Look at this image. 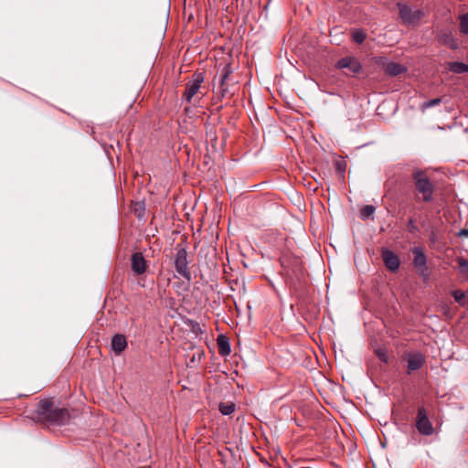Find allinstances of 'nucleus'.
Instances as JSON below:
<instances>
[{
  "instance_id": "23",
  "label": "nucleus",
  "mask_w": 468,
  "mask_h": 468,
  "mask_svg": "<svg viewBox=\"0 0 468 468\" xmlns=\"http://www.w3.org/2000/svg\"><path fill=\"white\" fill-rule=\"evenodd\" d=\"M378 357L384 363H388V356L385 349H378L376 351Z\"/></svg>"
},
{
  "instance_id": "24",
  "label": "nucleus",
  "mask_w": 468,
  "mask_h": 468,
  "mask_svg": "<svg viewBox=\"0 0 468 468\" xmlns=\"http://www.w3.org/2000/svg\"><path fill=\"white\" fill-rule=\"evenodd\" d=\"M452 296L457 303H462V301L463 300L465 294L461 290H455L452 292Z\"/></svg>"
},
{
  "instance_id": "19",
  "label": "nucleus",
  "mask_w": 468,
  "mask_h": 468,
  "mask_svg": "<svg viewBox=\"0 0 468 468\" xmlns=\"http://www.w3.org/2000/svg\"><path fill=\"white\" fill-rule=\"evenodd\" d=\"M457 262L459 265L460 272L465 278H468V261L463 258H458Z\"/></svg>"
},
{
  "instance_id": "15",
  "label": "nucleus",
  "mask_w": 468,
  "mask_h": 468,
  "mask_svg": "<svg viewBox=\"0 0 468 468\" xmlns=\"http://www.w3.org/2000/svg\"><path fill=\"white\" fill-rule=\"evenodd\" d=\"M385 71L391 76H397L402 73L405 69L402 65L395 62H388L385 65Z\"/></svg>"
},
{
  "instance_id": "5",
  "label": "nucleus",
  "mask_w": 468,
  "mask_h": 468,
  "mask_svg": "<svg viewBox=\"0 0 468 468\" xmlns=\"http://www.w3.org/2000/svg\"><path fill=\"white\" fill-rule=\"evenodd\" d=\"M414 254L413 265L417 269V271L420 277L424 280H428L430 273L427 267V258L420 248H414L412 250Z\"/></svg>"
},
{
  "instance_id": "26",
  "label": "nucleus",
  "mask_w": 468,
  "mask_h": 468,
  "mask_svg": "<svg viewBox=\"0 0 468 468\" xmlns=\"http://www.w3.org/2000/svg\"><path fill=\"white\" fill-rule=\"evenodd\" d=\"M230 71H229V67L227 65L223 70H222V73H221V78H220V81H219V84L220 86H224L225 84V81H226V79L228 78V76L229 75Z\"/></svg>"
},
{
  "instance_id": "21",
  "label": "nucleus",
  "mask_w": 468,
  "mask_h": 468,
  "mask_svg": "<svg viewBox=\"0 0 468 468\" xmlns=\"http://www.w3.org/2000/svg\"><path fill=\"white\" fill-rule=\"evenodd\" d=\"M366 39V33L362 30H357L353 33V40L357 43L361 44Z\"/></svg>"
},
{
  "instance_id": "20",
  "label": "nucleus",
  "mask_w": 468,
  "mask_h": 468,
  "mask_svg": "<svg viewBox=\"0 0 468 468\" xmlns=\"http://www.w3.org/2000/svg\"><path fill=\"white\" fill-rule=\"evenodd\" d=\"M375 212V207L371 205L364 206L360 210V215L362 218H367Z\"/></svg>"
},
{
  "instance_id": "1",
  "label": "nucleus",
  "mask_w": 468,
  "mask_h": 468,
  "mask_svg": "<svg viewBox=\"0 0 468 468\" xmlns=\"http://www.w3.org/2000/svg\"><path fill=\"white\" fill-rule=\"evenodd\" d=\"M33 419L44 424L61 425L69 420V412L66 408H58L51 399H46L39 401Z\"/></svg>"
},
{
  "instance_id": "27",
  "label": "nucleus",
  "mask_w": 468,
  "mask_h": 468,
  "mask_svg": "<svg viewBox=\"0 0 468 468\" xmlns=\"http://www.w3.org/2000/svg\"><path fill=\"white\" fill-rule=\"evenodd\" d=\"M336 166H337V170H339L340 172H344L345 169H346V164L345 162H338L336 164Z\"/></svg>"
},
{
  "instance_id": "17",
  "label": "nucleus",
  "mask_w": 468,
  "mask_h": 468,
  "mask_svg": "<svg viewBox=\"0 0 468 468\" xmlns=\"http://www.w3.org/2000/svg\"><path fill=\"white\" fill-rule=\"evenodd\" d=\"M459 28L462 34L468 36V13L460 16Z\"/></svg>"
},
{
  "instance_id": "9",
  "label": "nucleus",
  "mask_w": 468,
  "mask_h": 468,
  "mask_svg": "<svg viewBox=\"0 0 468 468\" xmlns=\"http://www.w3.org/2000/svg\"><path fill=\"white\" fill-rule=\"evenodd\" d=\"M382 259L385 266L390 271H397L400 266V260L397 254L388 249H382L381 251Z\"/></svg>"
},
{
  "instance_id": "7",
  "label": "nucleus",
  "mask_w": 468,
  "mask_h": 468,
  "mask_svg": "<svg viewBox=\"0 0 468 468\" xmlns=\"http://www.w3.org/2000/svg\"><path fill=\"white\" fill-rule=\"evenodd\" d=\"M404 359L407 361V373L409 375L420 369L426 361L424 355L420 352L408 353L405 355Z\"/></svg>"
},
{
  "instance_id": "10",
  "label": "nucleus",
  "mask_w": 468,
  "mask_h": 468,
  "mask_svg": "<svg viewBox=\"0 0 468 468\" xmlns=\"http://www.w3.org/2000/svg\"><path fill=\"white\" fill-rule=\"evenodd\" d=\"M336 68L346 69L351 73L356 74L360 72L362 66L355 57H346L337 61Z\"/></svg>"
},
{
  "instance_id": "28",
  "label": "nucleus",
  "mask_w": 468,
  "mask_h": 468,
  "mask_svg": "<svg viewBox=\"0 0 468 468\" xmlns=\"http://www.w3.org/2000/svg\"><path fill=\"white\" fill-rule=\"evenodd\" d=\"M458 235L460 237H466V238H468V229H461Z\"/></svg>"
},
{
  "instance_id": "22",
  "label": "nucleus",
  "mask_w": 468,
  "mask_h": 468,
  "mask_svg": "<svg viewBox=\"0 0 468 468\" xmlns=\"http://www.w3.org/2000/svg\"><path fill=\"white\" fill-rule=\"evenodd\" d=\"M441 100L440 98H436V99H432L428 101H425L421 104V110L425 111L426 109L439 105L441 103Z\"/></svg>"
},
{
  "instance_id": "11",
  "label": "nucleus",
  "mask_w": 468,
  "mask_h": 468,
  "mask_svg": "<svg viewBox=\"0 0 468 468\" xmlns=\"http://www.w3.org/2000/svg\"><path fill=\"white\" fill-rule=\"evenodd\" d=\"M131 264L132 270L137 275L144 273L147 268L146 261L141 252H135L132 255Z\"/></svg>"
},
{
  "instance_id": "18",
  "label": "nucleus",
  "mask_w": 468,
  "mask_h": 468,
  "mask_svg": "<svg viewBox=\"0 0 468 468\" xmlns=\"http://www.w3.org/2000/svg\"><path fill=\"white\" fill-rule=\"evenodd\" d=\"M235 410L234 403H220L219 404V411L223 415H230Z\"/></svg>"
},
{
  "instance_id": "4",
  "label": "nucleus",
  "mask_w": 468,
  "mask_h": 468,
  "mask_svg": "<svg viewBox=\"0 0 468 468\" xmlns=\"http://www.w3.org/2000/svg\"><path fill=\"white\" fill-rule=\"evenodd\" d=\"M399 16L406 25H414L423 16V12L418 8H411L407 5L398 4Z\"/></svg>"
},
{
  "instance_id": "13",
  "label": "nucleus",
  "mask_w": 468,
  "mask_h": 468,
  "mask_svg": "<svg viewBox=\"0 0 468 468\" xmlns=\"http://www.w3.org/2000/svg\"><path fill=\"white\" fill-rule=\"evenodd\" d=\"M127 346V341L124 335H115L112 339V348L116 355H120Z\"/></svg>"
},
{
  "instance_id": "14",
  "label": "nucleus",
  "mask_w": 468,
  "mask_h": 468,
  "mask_svg": "<svg viewBox=\"0 0 468 468\" xmlns=\"http://www.w3.org/2000/svg\"><path fill=\"white\" fill-rule=\"evenodd\" d=\"M218 353L223 356H227L230 354V345L229 340L223 336L219 335L218 337Z\"/></svg>"
},
{
  "instance_id": "25",
  "label": "nucleus",
  "mask_w": 468,
  "mask_h": 468,
  "mask_svg": "<svg viewBox=\"0 0 468 468\" xmlns=\"http://www.w3.org/2000/svg\"><path fill=\"white\" fill-rule=\"evenodd\" d=\"M230 71H229V67L227 65L223 70H222V73H221V78H220V81H219V84L220 86H224L225 84V81H226V79L228 78V76L229 75Z\"/></svg>"
},
{
  "instance_id": "3",
  "label": "nucleus",
  "mask_w": 468,
  "mask_h": 468,
  "mask_svg": "<svg viewBox=\"0 0 468 468\" xmlns=\"http://www.w3.org/2000/svg\"><path fill=\"white\" fill-rule=\"evenodd\" d=\"M175 268L176 272L187 280H191V273L188 269L187 252L184 248H177L175 258Z\"/></svg>"
},
{
  "instance_id": "6",
  "label": "nucleus",
  "mask_w": 468,
  "mask_h": 468,
  "mask_svg": "<svg viewBox=\"0 0 468 468\" xmlns=\"http://www.w3.org/2000/svg\"><path fill=\"white\" fill-rule=\"evenodd\" d=\"M416 428L423 435H431L433 432V427L428 418L426 410L423 407L419 408L416 419Z\"/></svg>"
},
{
  "instance_id": "8",
  "label": "nucleus",
  "mask_w": 468,
  "mask_h": 468,
  "mask_svg": "<svg viewBox=\"0 0 468 468\" xmlns=\"http://www.w3.org/2000/svg\"><path fill=\"white\" fill-rule=\"evenodd\" d=\"M203 81L204 76L202 73L194 74V80L186 84V90L183 94V98L187 102H189L192 100V98L197 93Z\"/></svg>"
},
{
  "instance_id": "2",
  "label": "nucleus",
  "mask_w": 468,
  "mask_h": 468,
  "mask_svg": "<svg viewBox=\"0 0 468 468\" xmlns=\"http://www.w3.org/2000/svg\"><path fill=\"white\" fill-rule=\"evenodd\" d=\"M412 177L416 191L419 195H421V199L424 202H431L433 197L434 186L429 177L422 171H415Z\"/></svg>"
},
{
  "instance_id": "12",
  "label": "nucleus",
  "mask_w": 468,
  "mask_h": 468,
  "mask_svg": "<svg viewBox=\"0 0 468 468\" xmlns=\"http://www.w3.org/2000/svg\"><path fill=\"white\" fill-rule=\"evenodd\" d=\"M437 38L440 44L448 46L452 49H457L459 48L458 42L449 30L441 31Z\"/></svg>"
},
{
  "instance_id": "16",
  "label": "nucleus",
  "mask_w": 468,
  "mask_h": 468,
  "mask_svg": "<svg viewBox=\"0 0 468 468\" xmlns=\"http://www.w3.org/2000/svg\"><path fill=\"white\" fill-rule=\"evenodd\" d=\"M448 69L456 74L468 72V65L463 62H449Z\"/></svg>"
}]
</instances>
